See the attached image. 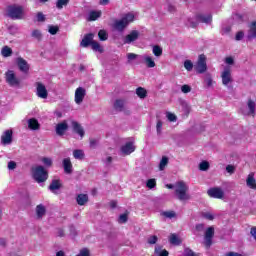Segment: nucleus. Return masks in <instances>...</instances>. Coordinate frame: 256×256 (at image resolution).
I'll use <instances>...</instances> for the list:
<instances>
[{
    "instance_id": "1",
    "label": "nucleus",
    "mask_w": 256,
    "mask_h": 256,
    "mask_svg": "<svg viewBox=\"0 0 256 256\" xmlns=\"http://www.w3.org/2000/svg\"><path fill=\"white\" fill-rule=\"evenodd\" d=\"M175 196L179 201H189L191 195H189V185L184 181H178L174 185Z\"/></svg>"
},
{
    "instance_id": "2",
    "label": "nucleus",
    "mask_w": 256,
    "mask_h": 256,
    "mask_svg": "<svg viewBox=\"0 0 256 256\" xmlns=\"http://www.w3.org/2000/svg\"><path fill=\"white\" fill-rule=\"evenodd\" d=\"M133 21H135V14L127 13V14L123 15L122 18L116 19L114 21L113 28L116 31L123 33V31H125V29H127V27H129V25H131V23H133Z\"/></svg>"
},
{
    "instance_id": "3",
    "label": "nucleus",
    "mask_w": 256,
    "mask_h": 256,
    "mask_svg": "<svg viewBox=\"0 0 256 256\" xmlns=\"http://www.w3.org/2000/svg\"><path fill=\"white\" fill-rule=\"evenodd\" d=\"M211 21H213V18L211 17L210 14H207V15L198 14L196 16L187 18L186 26L195 28L199 25V23L209 24V23H211Z\"/></svg>"
},
{
    "instance_id": "4",
    "label": "nucleus",
    "mask_w": 256,
    "mask_h": 256,
    "mask_svg": "<svg viewBox=\"0 0 256 256\" xmlns=\"http://www.w3.org/2000/svg\"><path fill=\"white\" fill-rule=\"evenodd\" d=\"M6 13L10 19L14 21L21 20L25 17V12L23 11V6L11 5L6 9Z\"/></svg>"
},
{
    "instance_id": "5",
    "label": "nucleus",
    "mask_w": 256,
    "mask_h": 256,
    "mask_svg": "<svg viewBox=\"0 0 256 256\" xmlns=\"http://www.w3.org/2000/svg\"><path fill=\"white\" fill-rule=\"evenodd\" d=\"M33 177L37 183H45V180L48 179L49 174L45 171L43 166H36L33 168Z\"/></svg>"
},
{
    "instance_id": "6",
    "label": "nucleus",
    "mask_w": 256,
    "mask_h": 256,
    "mask_svg": "<svg viewBox=\"0 0 256 256\" xmlns=\"http://www.w3.org/2000/svg\"><path fill=\"white\" fill-rule=\"evenodd\" d=\"M5 81L10 87H19L21 85V80L13 70L6 71Z\"/></svg>"
},
{
    "instance_id": "7",
    "label": "nucleus",
    "mask_w": 256,
    "mask_h": 256,
    "mask_svg": "<svg viewBox=\"0 0 256 256\" xmlns=\"http://www.w3.org/2000/svg\"><path fill=\"white\" fill-rule=\"evenodd\" d=\"M34 87L36 89V95L39 97V99H47V97H49V91H47V86H45V84L42 82H36Z\"/></svg>"
},
{
    "instance_id": "8",
    "label": "nucleus",
    "mask_w": 256,
    "mask_h": 256,
    "mask_svg": "<svg viewBox=\"0 0 256 256\" xmlns=\"http://www.w3.org/2000/svg\"><path fill=\"white\" fill-rule=\"evenodd\" d=\"M222 84L229 87L233 83V76L231 75V67L226 66L221 73Z\"/></svg>"
},
{
    "instance_id": "9",
    "label": "nucleus",
    "mask_w": 256,
    "mask_h": 256,
    "mask_svg": "<svg viewBox=\"0 0 256 256\" xmlns=\"http://www.w3.org/2000/svg\"><path fill=\"white\" fill-rule=\"evenodd\" d=\"M195 69L197 71V73H205V71H207V57H205V55L201 54L198 57V61L195 64Z\"/></svg>"
},
{
    "instance_id": "10",
    "label": "nucleus",
    "mask_w": 256,
    "mask_h": 256,
    "mask_svg": "<svg viewBox=\"0 0 256 256\" xmlns=\"http://www.w3.org/2000/svg\"><path fill=\"white\" fill-rule=\"evenodd\" d=\"M0 143L4 147L7 145H11L13 143V130L12 129H7L5 130L0 138Z\"/></svg>"
},
{
    "instance_id": "11",
    "label": "nucleus",
    "mask_w": 256,
    "mask_h": 256,
    "mask_svg": "<svg viewBox=\"0 0 256 256\" xmlns=\"http://www.w3.org/2000/svg\"><path fill=\"white\" fill-rule=\"evenodd\" d=\"M140 35L141 33L138 30H132L123 38L124 45H131V43H135V41L139 39Z\"/></svg>"
},
{
    "instance_id": "12",
    "label": "nucleus",
    "mask_w": 256,
    "mask_h": 256,
    "mask_svg": "<svg viewBox=\"0 0 256 256\" xmlns=\"http://www.w3.org/2000/svg\"><path fill=\"white\" fill-rule=\"evenodd\" d=\"M85 95H87V90L83 87H78L75 90V95H74V101L76 105H81L85 99Z\"/></svg>"
},
{
    "instance_id": "13",
    "label": "nucleus",
    "mask_w": 256,
    "mask_h": 256,
    "mask_svg": "<svg viewBox=\"0 0 256 256\" xmlns=\"http://www.w3.org/2000/svg\"><path fill=\"white\" fill-rule=\"evenodd\" d=\"M207 193L209 197H212L213 199H223V197H225V192L220 187L210 188Z\"/></svg>"
},
{
    "instance_id": "14",
    "label": "nucleus",
    "mask_w": 256,
    "mask_h": 256,
    "mask_svg": "<svg viewBox=\"0 0 256 256\" xmlns=\"http://www.w3.org/2000/svg\"><path fill=\"white\" fill-rule=\"evenodd\" d=\"M16 65L22 73H29L30 65L23 57L16 58Z\"/></svg>"
},
{
    "instance_id": "15",
    "label": "nucleus",
    "mask_w": 256,
    "mask_h": 256,
    "mask_svg": "<svg viewBox=\"0 0 256 256\" xmlns=\"http://www.w3.org/2000/svg\"><path fill=\"white\" fill-rule=\"evenodd\" d=\"M215 235V228L209 227L205 231L204 235V243L206 247H211V244L213 243V236Z\"/></svg>"
},
{
    "instance_id": "16",
    "label": "nucleus",
    "mask_w": 256,
    "mask_h": 256,
    "mask_svg": "<svg viewBox=\"0 0 256 256\" xmlns=\"http://www.w3.org/2000/svg\"><path fill=\"white\" fill-rule=\"evenodd\" d=\"M140 59H142L143 65L148 67V69H153L157 65L155 63V58H153V56L144 54V55L140 56Z\"/></svg>"
},
{
    "instance_id": "17",
    "label": "nucleus",
    "mask_w": 256,
    "mask_h": 256,
    "mask_svg": "<svg viewBox=\"0 0 256 256\" xmlns=\"http://www.w3.org/2000/svg\"><path fill=\"white\" fill-rule=\"evenodd\" d=\"M120 151L122 155H131V153L135 152V144H133V142H127L122 145Z\"/></svg>"
},
{
    "instance_id": "18",
    "label": "nucleus",
    "mask_w": 256,
    "mask_h": 256,
    "mask_svg": "<svg viewBox=\"0 0 256 256\" xmlns=\"http://www.w3.org/2000/svg\"><path fill=\"white\" fill-rule=\"evenodd\" d=\"M246 107H247L246 115H249L250 117H255L256 101L253 99H248Z\"/></svg>"
},
{
    "instance_id": "19",
    "label": "nucleus",
    "mask_w": 256,
    "mask_h": 256,
    "mask_svg": "<svg viewBox=\"0 0 256 256\" xmlns=\"http://www.w3.org/2000/svg\"><path fill=\"white\" fill-rule=\"evenodd\" d=\"M67 129H69V125L67 124V121L58 123L56 125V135H59L60 137L65 135V131H67Z\"/></svg>"
},
{
    "instance_id": "20",
    "label": "nucleus",
    "mask_w": 256,
    "mask_h": 256,
    "mask_svg": "<svg viewBox=\"0 0 256 256\" xmlns=\"http://www.w3.org/2000/svg\"><path fill=\"white\" fill-rule=\"evenodd\" d=\"M72 129H73L74 133H77V135H79V137H81V139H83V137H85V130L83 129L81 124H79L77 121H72Z\"/></svg>"
},
{
    "instance_id": "21",
    "label": "nucleus",
    "mask_w": 256,
    "mask_h": 256,
    "mask_svg": "<svg viewBox=\"0 0 256 256\" xmlns=\"http://www.w3.org/2000/svg\"><path fill=\"white\" fill-rule=\"evenodd\" d=\"M103 15L101 10H92L88 13L86 20L88 21H97Z\"/></svg>"
},
{
    "instance_id": "22",
    "label": "nucleus",
    "mask_w": 256,
    "mask_h": 256,
    "mask_svg": "<svg viewBox=\"0 0 256 256\" xmlns=\"http://www.w3.org/2000/svg\"><path fill=\"white\" fill-rule=\"evenodd\" d=\"M62 164L64 167V173H67V175H71V173H73V164L71 163V159L65 158Z\"/></svg>"
},
{
    "instance_id": "23",
    "label": "nucleus",
    "mask_w": 256,
    "mask_h": 256,
    "mask_svg": "<svg viewBox=\"0 0 256 256\" xmlns=\"http://www.w3.org/2000/svg\"><path fill=\"white\" fill-rule=\"evenodd\" d=\"M248 39H256V21L249 24Z\"/></svg>"
},
{
    "instance_id": "24",
    "label": "nucleus",
    "mask_w": 256,
    "mask_h": 256,
    "mask_svg": "<svg viewBox=\"0 0 256 256\" xmlns=\"http://www.w3.org/2000/svg\"><path fill=\"white\" fill-rule=\"evenodd\" d=\"M154 254L156 256H169V251L163 249V246L161 245H156L154 249Z\"/></svg>"
},
{
    "instance_id": "25",
    "label": "nucleus",
    "mask_w": 256,
    "mask_h": 256,
    "mask_svg": "<svg viewBox=\"0 0 256 256\" xmlns=\"http://www.w3.org/2000/svg\"><path fill=\"white\" fill-rule=\"evenodd\" d=\"M92 43H93V34H87L82 39L80 45L81 47H89V45H91Z\"/></svg>"
},
{
    "instance_id": "26",
    "label": "nucleus",
    "mask_w": 256,
    "mask_h": 256,
    "mask_svg": "<svg viewBox=\"0 0 256 256\" xmlns=\"http://www.w3.org/2000/svg\"><path fill=\"white\" fill-rule=\"evenodd\" d=\"M28 127L32 131H37V129H39V127H40L39 121H37V119H35V118L29 119L28 120Z\"/></svg>"
},
{
    "instance_id": "27",
    "label": "nucleus",
    "mask_w": 256,
    "mask_h": 256,
    "mask_svg": "<svg viewBox=\"0 0 256 256\" xmlns=\"http://www.w3.org/2000/svg\"><path fill=\"white\" fill-rule=\"evenodd\" d=\"M78 205H85L89 201V196L87 194H79L76 198Z\"/></svg>"
},
{
    "instance_id": "28",
    "label": "nucleus",
    "mask_w": 256,
    "mask_h": 256,
    "mask_svg": "<svg viewBox=\"0 0 256 256\" xmlns=\"http://www.w3.org/2000/svg\"><path fill=\"white\" fill-rule=\"evenodd\" d=\"M46 212H47V209L45 208V206H43V204H39L36 207V215L38 219H41V217H43Z\"/></svg>"
},
{
    "instance_id": "29",
    "label": "nucleus",
    "mask_w": 256,
    "mask_h": 256,
    "mask_svg": "<svg viewBox=\"0 0 256 256\" xmlns=\"http://www.w3.org/2000/svg\"><path fill=\"white\" fill-rule=\"evenodd\" d=\"M49 189L50 191H52V193H55V191H59V189H61V182L59 180H53L49 186Z\"/></svg>"
},
{
    "instance_id": "30",
    "label": "nucleus",
    "mask_w": 256,
    "mask_h": 256,
    "mask_svg": "<svg viewBox=\"0 0 256 256\" xmlns=\"http://www.w3.org/2000/svg\"><path fill=\"white\" fill-rule=\"evenodd\" d=\"M74 159H78L79 161L85 159V152L81 149H76L73 151Z\"/></svg>"
},
{
    "instance_id": "31",
    "label": "nucleus",
    "mask_w": 256,
    "mask_h": 256,
    "mask_svg": "<svg viewBox=\"0 0 256 256\" xmlns=\"http://www.w3.org/2000/svg\"><path fill=\"white\" fill-rule=\"evenodd\" d=\"M169 242L171 245H181V238L177 234H171L169 236Z\"/></svg>"
},
{
    "instance_id": "32",
    "label": "nucleus",
    "mask_w": 256,
    "mask_h": 256,
    "mask_svg": "<svg viewBox=\"0 0 256 256\" xmlns=\"http://www.w3.org/2000/svg\"><path fill=\"white\" fill-rule=\"evenodd\" d=\"M139 57H141V56H139L135 53H127L126 59H127L128 65H131L134 61H137V59H139Z\"/></svg>"
},
{
    "instance_id": "33",
    "label": "nucleus",
    "mask_w": 256,
    "mask_h": 256,
    "mask_svg": "<svg viewBox=\"0 0 256 256\" xmlns=\"http://www.w3.org/2000/svg\"><path fill=\"white\" fill-rule=\"evenodd\" d=\"M247 187L250 189H256V181L255 178H253V174H250L246 180Z\"/></svg>"
},
{
    "instance_id": "34",
    "label": "nucleus",
    "mask_w": 256,
    "mask_h": 256,
    "mask_svg": "<svg viewBox=\"0 0 256 256\" xmlns=\"http://www.w3.org/2000/svg\"><path fill=\"white\" fill-rule=\"evenodd\" d=\"M152 53L154 57H161V55H163V48H161L159 45H154L152 47Z\"/></svg>"
},
{
    "instance_id": "35",
    "label": "nucleus",
    "mask_w": 256,
    "mask_h": 256,
    "mask_svg": "<svg viewBox=\"0 0 256 256\" xmlns=\"http://www.w3.org/2000/svg\"><path fill=\"white\" fill-rule=\"evenodd\" d=\"M2 57H11L13 50L9 46H4L1 50Z\"/></svg>"
},
{
    "instance_id": "36",
    "label": "nucleus",
    "mask_w": 256,
    "mask_h": 256,
    "mask_svg": "<svg viewBox=\"0 0 256 256\" xmlns=\"http://www.w3.org/2000/svg\"><path fill=\"white\" fill-rule=\"evenodd\" d=\"M136 95L140 99H145V97H147V90L143 87H139V88L136 89Z\"/></svg>"
},
{
    "instance_id": "37",
    "label": "nucleus",
    "mask_w": 256,
    "mask_h": 256,
    "mask_svg": "<svg viewBox=\"0 0 256 256\" xmlns=\"http://www.w3.org/2000/svg\"><path fill=\"white\" fill-rule=\"evenodd\" d=\"M167 165H169V158H167L166 156L162 157V159L160 160L159 163V171H164L165 167H167Z\"/></svg>"
},
{
    "instance_id": "38",
    "label": "nucleus",
    "mask_w": 256,
    "mask_h": 256,
    "mask_svg": "<svg viewBox=\"0 0 256 256\" xmlns=\"http://www.w3.org/2000/svg\"><path fill=\"white\" fill-rule=\"evenodd\" d=\"M71 0H56V8L61 10L63 7H67Z\"/></svg>"
},
{
    "instance_id": "39",
    "label": "nucleus",
    "mask_w": 256,
    "mask_h": 256,
    "mask_svg": "<svg viewBox=\"0 0 256 256\" xmlns=\"http://www.w3.org/2000/svg\"><path fill=\"white\" fill-rule=\"evenodd\" d=\"M209 167H211L209 162L207 160H204L199 163L198 169H200V171H209Z\"/></svg>"
},
{
    "instance_id": "40",
    "label": "nucleus",
    "mask_w": 256,
    "mask_h": 256,
    "mask_svg": "<svg viewBox=\"0 0 256 256\" xmlns=\"http://www.w3.org/2000/svg\"><path fill=\"white\" fill-rule=\"evenodd\" d=\"M91 47L93 51H98V53H103V47H101V44H99V42L93 41L91 43Z\"/></svg>"
},
{
    "instance_id": "41",
    "label": "nucleus",
    "mask_w": 256,
    "mask_h": 256,
    "mask_svg": "<svg viewBox=\"0 0 256 256\" xmlns=\"http://www.w3.org/2000/svg\"><path fill=\"white\" fill-rule=\"evenodd\" d=\"M115 109L118 111H123V107H125V101L123 100H116L114 103Z\"/></svg>"
},
{
    "instance_id": "42",
    "label": "nucleus",
    "mask_w": 256,
    "mask_h": 256,
    "mask_svg": "<svg viewBox=\"0 0 256 256\" xmlns=\"http://www.w3.org/2000/svg\"><path fill=\"white\" fill-rule=\"evenodd\" d=\"M98 37H99L100 41H107V39L109 38V35L107 34V31L100 30L98 32Z\"/></svg>"
},
{
    "instance_id": "43",
    "label": "nucleus",
    "mask_w": 256,
    "mask_h": 256,
    "mask_svg": "<svg viewBox=\"0 0 256 256\" xmlns=\"http://www.w3.org/2000/svg\"><path fill=\"white\" fill-rule=\"evenodd\" d=\"M146 187L148 189H155V187H157V180L155 179H149L146 182Z\"/></svg>"
},
{
    "instance_id": "44",
    "label": "nucleus",
    "mask_w": 256,
    "mask_h": 256,
    "mask_svg": "<svg viewBox=\"0 0 256 256\" xmlns=\"http://www.w3.org/2000/svg\"><path fill=\"white\" fill-rule=\"evenodd\" d=\"M157 241H159V237H157L156 235H151L147 239V243L149 245H155L157 243Z\"/></svg>"
},
{
    "instance_id": "45",
    "label": "nucleus",
    "mask_w": 256,
    "mask_h": 256,
    "mask_svg": "<svg viewBox=\"0 0 256 256\" xmlns=\"http://www.w3.org/2000/svg\"><path fill=\"white\" fill-rule=\"evenodd\" d=\"M166 118L168 119V121H170L171 123H175L177 121V115L171 113V112H167L166 113Z\"/></svg>"
},
{
    "instance_id": "46",
    "label": "nucleus",
    "mask_w": 256,
    "mask_h": 256,
    "mask_svg": "<svg viewBox=\"0 0 256 256\" xmlns=\"http://www.w3.org/2000/svg\"><path fill=\"white\" fill-rule=\"evenodd\" d=\"M184 68L186 69V71H193V62H191V60H185Z\"/></svg>"
},
{
    "instance_id": "47",
    "label": "nucleus",
    "mask_w": 256,
    "mask_h": 256,
    "mask_svg": "<svg viewBox=\"0 0 256 256\" xmlns=\"http://www.w3.org/2000/svg\"><path fill=\"white\" fill-rule=\"evenodd\" d=\"M41 161L46 167H51L53 165V160L51 158L44 157Z\"/></svg>"
},
{
    "instance_id": "48",
    "label": "nucleus",
    "mask_w": 256,
    "mask_h": 256,
    "mask_svg": "<svg viewBox=\"0 0 256 256\" xmlns=\"http://www.w3.org/2000/svg\"><path fill=\"white\" fill-rule=\"evenodd\" d=\"M127 219H129V214L128 213H124L121 214L118 218V222L119 223H127Z\"/></svg>"
},
{
    "instance_id": "49",
    "label": "nucleus",
    "mask_w": 256,
    "mask_h": 256,
    "mask_svg": "<svg viewBox=\"0 0 256 256\" xmlns=\"http://www.w3.org/2000/svg\"><path fill=\"white\" fill-rule=\"evenodd\" d=\"M156 131L158 135H161V132L163 131V121L158 120L156 123Z\"/></svg>"
},
{
    "instance_id": "50",
    "label": "nucleus",
    "mask_w": 256,
    "mask_h": 256,
    "mask_svg": "<svg viewBox=\"0 0 256 256\" xmlns=\"http://www.w3.org/2000/svg\"><path fill=\"white\" fill-rule=\"evenodd\" d=\"M49 33L50 35H57L59 32V27L58 26H49Z\"/></svg>"
},
{
    "instance_id": "51",
    "label": "nucleus",
    "mask_w": 256,
    "mask_h": 256,
    "mask_svg": "<svg viewBox=\"0 0 256 256\" xmlns=\"http://www.w3.org/2000/svg\"><path fill=\"white\" fill-rule=\"evenodd\" d=\"M204 219H208V221H213L215 219V215L211 212H205L203 213Z\"/></svg>"
},
{
    "instance_id": "52",
    "label": "nucleus",
    "mask_w": 256,
    "mask_h": 256,
    "mask_svg": "<svg viewBox=\"0 0 256 256\" xmlns=\"http://www.w3.org/2000/svg\"><path fill=\"white\" fill-rule=\"evenodd\" d=\"M191 86L187 85V84H184L181 86V91L184 93V94H187V93H191Z\"/></svg>"
},
{
    "instance_id": "53",
    "label": "nucleus",
    "mask_w": 256,
    "mask_h": 256,
    "mask_svg": "<svg viewBox=\"0 0 256 256\" xmlns=\"http://www.w3.org/2000/svg\"><path fill=\"white\" fill-rule=\"evenodd\" d=\"M205 83H206L207 87H213V85L215 84V82L213 81V78H211V76H208L205 78Z\"/></svg>"
},
{
    "instance_id": "54",
    "label": "nucleus",
    "mask_w": 256,
    "mask_h": 256,
    "mask_svg": "<svg viewBox=\"0 0 256 256\" xmlns=\"http://www.w3.org/2000/svg\"><path fill=\"white\" fill-rule=\"evenodd\" d=\"M184 256H199V255L195 254V252H193V250L186 248L184 250Z\"/></svg>"
},
{
    "instance_id": "55",
    "label": "nucleus",
    "mask_w": 256,
    "mask_h": 256,
    "mask_svg": "<svg viewBox=\"0 0 256 256\" xmlns=\"http://www.w3.org/2000/svg\"><path fill=\"white\" fill-rule=\"evenodd\" d=\"M164 217H167L168 219H173L175 217V212L174 211H167L163 212Z\"/></svg>"
},
{
    "instance_id": "56",
    "label": "nucleus",
    "mask_w": 256,
    "mask_h": 256,
    "mask_svg": "<svg viewBox=\"0 0 256 256\" xmlns=\"http://www.w3.org/2000/svg\"><path fill=\"white\" fill-rule=\"evenodd\" d=\"M36 17H37V21L39 22L45 21V14H43V12H38Z\"/></svg>"
},
{
    "instance_id": "57",
    "label": "nucleus",
    "mask_w": 256,
    "mask_h": 256,
    "mask_svg": "<svg viewBox=\"0 0 256 256\" xmlns=\"http://www.w3.org/2000/svg\"><path fill=\"white\" fill-rule=\"evenodd\" d=\"M226 171H227V173H229L230 175H233V173H235V166H233V165H228V166H226Z\"/></svg>"
},
{
    "instance_id": "58",
    "label": "nucleus",
    "mask_w": 256,
    "mask_h": 256,
    "mask_svg": "<svg viewBox=\"0 0 256 256\" xmlns=\"http://www.w3.org/2000/svg\"><path fill=\"white\" fill-rule=\"evenodd\" d=\"M16 168H17V163L15 161L8 162V169L10 171H13V169H16Z\"/></svg>"
},
{
    "instance_id": "59",
    "label": "nucleus",
    "mask_w": 256,
    "mask_h": 256,
    "mask_svg": "<svg viewBox=\"0 0 256 256\" xmlns=\"http://www.w3.org/2000/svg\"><path fill=\"white\" fill-rule=\"evenodd\" d=\"M243 37H245V33H243V31H239V32H237L235 39H236V41H241V39H243Z\"/></svg>"
},
{
    "instance_id": "60",
    "label": "nucleus",
    "mask_w": 256,
    "mask_h": 256,
    "mask_svg": "<svg viewBox=\"0 0 256 256\" xmlns=\"http://www.w3.org/2000/svg\"><path fill=\"white\" fill-rule=\"evenodd\" d=\"M32 37H35V39H41V31L39 30H34L32 32Z\"/></svg>"
},
{
    "instance_id": "61",
    "label": "nucleus",
    "mask_w": 256,
    "mask_h": 256,
    "mask_svg": "<svg viewBox=\"0 0 256 256\" xmlns=\"http://www.w3.org/2000/svg\"><path fill=\"white\" fill-rule=\"evenodd\" d=\"M233 63H235V61L233 60V57L230 56L225 58L226 65H233Z\"/></svg>"
},
{
    "instance_id": "62",
    "label": "nucleus",
    "mask_w": 256,
    "mask_h": 256,
    "mask_svg": "<svg viewBox=\"0 0 256 256\" xmlns=\"http://www.w3.org/2000/svg\"><path fill=\"white\" fill-rule=\"evenodd\" d=\"M98 143L97 139H90V147H97Z\"/></svg>"
},
{
    "instance_id": "63",
    "label": "nucleus",
    "mask_w": 256,
    "mask_h": 256,
    "mask_svg": "<svg viewBox=\"0 0 256 256\" xmlns=\"http://www.w3.org/2000/svg\"><path fill=\"white\" fill-rule=\"evenodd\" d=\"M203 229H205V226L203 224L196 225V231H203Z\"/></svg>"
},
{
    "instance_id": "64",
    "label": "nucleus",
    "mask_w": 256,
    "mask_h": 256,
    "mask_svg": "<svg viewBox=\"0 0 256 256\" xmlns=\"http://www.w3.org/2000/svg\"><path fill=\"white\" fill-rule=\"evenodd\" d=\"M226 256H242V255L237 252H229L226 254Z\"/></svg>"
}]
</instances>
